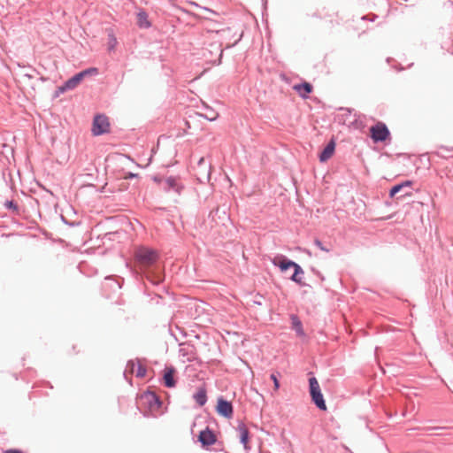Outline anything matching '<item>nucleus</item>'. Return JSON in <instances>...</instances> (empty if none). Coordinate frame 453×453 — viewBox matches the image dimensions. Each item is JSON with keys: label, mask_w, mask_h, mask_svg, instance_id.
I'll list each match as a JSON object with an SVG mask.
<instances>
[{"label": "nucleus", "mask_w": 453, "mask_h": 453, "mask_svg": "<svg viewBox=\"0 0 453 453\" xmlns=\"http://www.w3.org/2000/svg\"><path fill=\"white\" fill-rule=\"evenodd\" d=\"M219 114L217 112H214V111H211V113H209L208 115H204V117L210 120V121H213L215 120L217 118H218Z\"/></svg>", "instance_id": "412c9836"}, {"label": "nucleus", "mask_w": 453, "mask_h": 453, "mask_svg": "<svg viewBox=\"0 0 453 453\" xmlns=\"http://www.w3.org/2000/svg\"><path fill=\"white\" fill-rule=\"evenodd\" d=\"M271 379L273 380V384H274V390L277 391L279 389V388H280V383H279V380H278L276 375L275 374H272L271 375Z\"/></svg>", "instance_id": "4be33fe9"}, {"label": "nucleus", "mask_w": 453, "mask_h": 453, "mask_svg": "<svg viewBox=\"0 0 453 453\" xmlns=\"http://www.w3.org/2000/svg\"><path fill=\"white\" fill-rule=\"evenodd\" d=\"M294 269H295V273L294 274L292 275L291 277V280L293 281H296L297 283H300L301 282V278L298 277V274H303V269L300 267L299 265L296 264V265L294 266Z\"/></svg>", "instance_id": "aec40b11"}, {"label": "nucleus", "mask_w": 453, "mask_h": 453, "mask_svg": "<svg viewBox=\"0 0 453 453\" xmlns=\"http://www.w3.org/2000/svg\"><path fill=\"white\" fill-rule=\"evenodd\" d=\"M292 328L296 332L299 336H304L302 322L296 315L291 316Z\"/></svg>", "instance_id": "2eb2a0df"}, {"label": "nucleus", "mask_w": 453, "mask_h": 453, "mask_svg": "<svg viewBox=\"0 0 453 453\" xmlns=\"http://www.w3.org/2000/svg\"><path fill=\"white\" fill-rule=\"evenodd\" d=\"M198 441L203 446H211L216 442L217 439L214 433L209 428H206L200 432Z\"/></svg>", "instance_id": "6e6552de"}, {"label": "nucleus", "mask_w": 453, "mask_h": 453, "mask_svg": "<svg viewBox=\"0 0 453 453\" xmlns=\"http://www.w3.org/2000/svg\"><path fill=\"white\" fill-rule=\"evenodd\" d=\"M166 184H167L169 189L170 188L174 189L177 193H180L182 188V187L177 182V180L172 177H170L166 180Z\"/></svg>", "instance_id": "6ab92c4d"}, {"label": "nucleus", "mask_w": 453, "mask_h": 453, "mask_svg": "<svg viewBox=\"0 0 453 453\" xmlns=\"http://www.w3.org/2000/svg\"><path fill=\"white\" fill-rule=\"evenodd\" d=\"M5 453H22V452L19 450H16V449H9V450H6Z\"/></svg>", "instance_id": "a878e982"}, {"label": "nucleus", "mask_w": 453, "mask_h": 453, "mask_svg": "<svg viewBox=\"0 0 453 453\" xmlns=\"http://www.w3.org/2000/svg\"><path fill=\"white\" fill-rule=\"evenodd\" d=\"M310 384V394L311 396V399L313 403L316 404V406L322 410H326V405L323 397V395L320 390L319 384L315 377H311L309 380Z\"/></svg>", "instance_id": "7ed1b4c3"}, {"label": "nucleus", "mask_w": 453, "mask_h": 453, "mask_svg": "<svg viewBox=\"0 0 453 453\" xmlns=\"http://www.w3.org/2000/svg\"><path fill=\"white\" fill-rule=\"evenodd\" d=\"M293 89L296 90L300 96L306 98L308 97V95L312 91V86L308 82H303L302 84L294 85Z\"/></svg>", "instance_id": "9d476101"}, {"label": "nucleus", "mask_w": 453, "mask_h": 453, "mask_svg": "<svg viewBox=\"0 0 453 453\" xmlns=\"http://www.w3.org/2000/svg\"><path fill=\"white\" fill-rule=\"evenodd\" d=\"M138 177V174L137 173H127L123 178L125 180H127V179H131V178H137Z\"/></svg>", "instance_id": "b1692460"}, {"label": "nucleus", "mask_w": 453, "mask_h": 453, "mask_svg": "<svg viewBox=\"0 0 453 453\" xmlns=\"http://www.w3.org/2000/svg\"><path fill=\"white\" fill-rule=\"evenodd\" d=\"M127 371L136 377L143 378L146 375V367L140 360H131L127 363Z\"/></svg>", "instance_id": "0eeeda50"}, {"label": "nucleus", "mask_w": 453, "mask_h": 453, "mask_svg": "<svg viewBox=\"0 0 453 453\" xmlns=\"http://www.w3.org/2000/svg\"><path fill=\"white\" fill-rule=\"evenodd\" d=\"M134 257L141 265L150 266L157 261L158 256L154 250L146 247H139L135 250Z\"/></svg>", "instance_id": "f03ea898"}, {"label": "nucleus", "mask_w": 453, "mask_h": 453, "mask_svg": "<svg viewBox=\"0 0 453 453\" xmlns=\"http://www.w3.org/2000/svg\"><path fill=\"white\" fill-rule=\"evenodd\" d=\"M241 442L243 444L245 449H249V430L244 424H240L237 427Z\"/></svg>", "instance_id": "f8f14e48"}, {"label": "nucleus", "mask_w": 453, "mask_h": 453, "mask_svg": "<svg viewBox=\"0 0 453 453\" xmlns=\"http://www.w3.org/2000/svg\"><path fill=\"white\" fill-rule=\"evenodd\" d=\"M137 24L140 27L147 28L150 27V23L148 19V15L144 12H141L137 14Z\"/></svg>", "instance_id": "f3484780"}, {"label": "nucleus", "mask_w": 453, "mask_h": 453, "mask_svg": "<svg viewBox=\"0 0 453 453\" xmlns=\"http://www.w3.org/2000/svg\"><path fill=\"white\" fill-rule=\"evenodd\" d=\"M154 180H155V181H159V180H158V179H157V178H156V177L154 178Z\"/></svg>", "instance_id": "c85d7f7f"}, {"label": "nucleus", "mask_w": 453, "mask_h": 453, "mask_svg": "<svg viewBox=\"0 0 453 453\" xmlns=\"http://www.w3.org/2000/svg\"><path fill=\"white\" fill-rule=\"evenodd\" d=\"M140 404L146 408L151 414L157 412L161 407L162 402L153 392H144L139 397Z\"/></svg>", "instance_id": "f257e3e1"}, {"label": "nucleus", "mask_w": 453, "mask_h": 453, "mask_svg": "<svg viewBox=\"0 0 453 453\" xmlns=\"http://www.w3.org/2000/svg\"><path fill=\"white\" fill-rule=\"evenodd\" d=\"M371 138L374 142H385L390 137V133L387 126L382 122H378L370 127Z\"/></svg>", "instance_id": "423d86ee"}, {"label": "nucleus", "mask_w": 453, "mask_h": 453, "mask_svg": "<svg viewBox=\"0 0 453 453\" xmlns=\"http://www.w3.org/2000/svg\"><path fill=\"white\" fill-rule=\"evenodd\" d=\"M92 134L95 136L102 135L110 132V121L105 115H96L94 118L92 128Z\"/></svg>", "instance_id": "39448f33"}, {"label": "nucleus", "mask_w": 453, "mask_h": 453, "mask_svg": "<svg viewBox=\"0 0 453 453\" xmlns=\"http://www.w3.org/2000/svg\"><path fill=\"white\" fill-rule=\"evenodd\" d=\"M411 186V181L406 180V181L403 182L402 184L394 186L391 188L389 195L391 197H393L396 193L400 192L403 188H405V187L410 188Z\"/></svg>", "instance_id": "a211bd4d"}, {"label": "nucleus", "mask_w": 453, "mask_h": 453, "mask_svg": "<svg viewBox=\"0 0 453 453\" xmlns=\"http://www.w3.org/2000/svg\"><path fill=\"white\" fill-rule=\"evenodd\" d=\"M217 411L224 417L230 418L233 414V406L231 403L220 398L218 400Z\"/></svg>", "instance_id": "1a4fd4ad"}, {"label": "nucleus", "mask_w": 453, "mask_h": 453, "mask_svg": "<svg viewBox=\"0 0 453 453\" xmlns=\"http://www.w3.org/2000/svg\"><path fill=\"white\" fill-rule=\"evenodd\" d=\"M175 370L173 367H166L164 370V383L167 388H173L175 386L174 380Z\"/></svg>", "instance_id": "9b49d317"}, {"label": "nucleus", "mask_w": 453, "mask_h": 453, "mask_svg": "<svg viewBox=\"0 0 453 453\" xmlns=\"http://www.w3.org/2000/svg\"><path fill=\"white\" fill-rule=\"evenodd\" d=\"M334 147H335V145H334V142H330L326 145V147L323 150V151L319 155V159L321 162L326 161L333 156V154L334 152Z\"/></svg>", "instance_id": "4468645a"}, {"label": "nucleus", "mask_w": 453, "mask_h": 453, "mask_svg": "<svg viewBox=\"0 0 453 453\" xmlns=\"http://www.w3.org/2000/svg\"><path fill=\"white\" fill-rule=\"evenodd\" d=\"M98 71L96 68H88L87 70H84L77 74H75L73 77L69 79L59 89L64 92L65 90H71L75 88L81 81L88 75L89 74H97Z\"/></svg>", "instance_id": "20e7f679"}, {"label": "nucleus", "mask_w": 453, "mask_h": 453, "mask_svg": "<svg viewBox=\"0 0 453 453\" xmlns=\"http://www.w3.org/2000/svg\"><path fill=\"white\" fill-rule=\"evenodd\" d=\"M315 244L322 250L328 252L329 250L323 247L322 242L319 240H315Z\"/></svg>", "instance_id": "5701e85b"}, {"label": "nucleus", "mask_w": 453, "mask_h": 453, "mask_svg": "<svg viewBox=\"0 0 453 453\" xmlns=\"http://www.w3.org/2000/svg\"><path fill=\"white\" fill-rule=\"evenodd\" d=\"M219 57L221 58V56H222V50L219 49Z\"/></svg>", "instance_id": "cd10ccee"}, {"label": "nucleus", "mask_w": 453, "mask_h": 453, "mask_svg": "<svg viewBox=\"0 0 453 453\" xmlns=\"http://www.w3.org/2000/svg\"><path fill=\"white\" fill-rule=\"evenodd\" d=\"M194 398L200 406L204 405L207 401L205 388H199L197 390V392L194 395Z\"/></svg>", "instance_id": "dca6fc26"}, {"label": "nucleus", "mask_w": 453, "mask_h": 453, "mask_svg": "<svg viewBox=\"0 0 453 453\" xmlns=\"http://www.w3.org/2000/svg\"><path fill=\"white\" fill-rule=\"evenodd\" d=\"M203 161H204V158H203V157H201V158H200V160H199V162H198V164H199V165H202V164L203 163Z\"/></svg>", "instance_id": "bb28decb"}, {"label": "nucleus", "mask_w": 453, "mask_h": 453, "mask_svg": "<svg viewBox=\"0 0 453 453\" xmlns=\"http://www.w3.org/2000/svg\"><path fill=\"white\" fill-rule=\"evenodd\" d=\"M274 265L280 267V269L284 272L290 267H294L296 263L290 260L286 259L283 257H277L273 260Z\"/></svg>", "instance_id": "ddd939ff"}, {"label": "nucleus", "mask_w": 453, "mask_h": 453, "mask_svg": "<svg viewBox=\"0 0 453 453\" xmlns=\"http://www.w3.org/2000/svg\"><path fill=\"white\" fill-rule=\"evenodd\" d=\"M117 43L116 38L113 35H110V45L111 48Z\"/></svg>", "instance_id": "393cba45"}]
</instances>
